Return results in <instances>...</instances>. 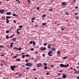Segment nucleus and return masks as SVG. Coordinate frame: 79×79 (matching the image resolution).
<instances>
[{
	"mask_svg": "<svg viewBox=\"0 0 79 79\" xmlns=\"http://www.w3.org/2000/svg\"><path fill=\"white\" fill-rule=\"evenodd\" d=\"M33 46H34L35 45V41H34L33 42Z\"/></svg>",
	"mask_w": 79,
	"mask_h": 79,
	"instance_id": "nucleus-17",
	"label": "nucleus"
},
{
	"mask_svg": "<svg viewBox=\"0 0 79 79\" xmlns=\"http://www.w3.org/2000/svg\"><path fill=\"white\" fill-rule=\"evenodd\" d=\"M33 43V41H31L30 42V44H32Z\"/></svg>",
	"mask_w": 79,
	"mask_h": 79,
	"instance_id": "nucleus-31",
	"label": "nucleus"
},
{
	"mask_svg": "<svg viewBox=\"0 0 79 79\" xmlns=\"http://www.w3.org/2000/svg\"><path fill=\"white\" fill-rule=\"evenodd\" d=\"M21 30L20 28H18L17 29V31H20Z\"/></svg>",
	"mask_w": 79,
	"mask_h": 79,
	"instance_id": "nucleus-29",
	"label": "nucleus"
},
{
	"mask_svg": "<svg viewBox=\"0 0 79 79\" xmlns=\"http://www.w3.org/2000/svg\"><path fill=\"white\" fill-rule=\"evenodd\" d=\"M51 68H54V65H51Z\"/></svg>",
	"mask_w": 79,
	"mask_h": 79,
	"instance_id": "nucleus-33",
	"label": "nucleus"
},
{
	"mask_svg": "<svg viewBox=\"0 0 79 79\" xmlns=\"http://www.w3.org/2000/svg\"><path fill=\"white\" fill-rule=\"evenodd\" d=\"M47 25V23H43L42 24V26H44V25Z\"/></svg>",
	"mask_w": 79,
	"mask_h": 79,
	"instance_id": "nucleus-14",
	"label": "nucleus"
},
{
	"mask_svg": "<svg viewBox=\"0 0 79 79\" xmlns=\"http://www.w3.org/2000/svg\"><path fill=\"white\" fill-rule=\"evenodd\" d=\"M40 50H43V51H44V50H46V48L45 47H44V48L41 47L40 48Z\"/></svg>",
	"mask_w": 79,
	"mask_h": 79,
	"instance_id": "nucleus-6",
	"label": "nucleus"
},
{
	"mask_svg": "<svg viewBox=\"0 0 79 79\" xmlns=\"http://www.w3.org/2000/svg\"><path fill=\"white\" fill-rule=\"evenodd\" d=\"M73 70H74V71H76V70L75 69H73Z\"/></svg>",
	"mask_w": 79,
	"mask_h": 79,
	"instance_id": "nucleus-60",
	"label": "nucleus"
},
{
	"mask_svg": "<svg viewBox=\"0 0 79 79\" xmlns=\"http://www.w3.org/2000/svg\"><path fill=\"white\" fill-rule=\"evenodd\" d=\"M46 16V15H43V17L44 18V17H45Z\"/></svg>",
	"mask_w": 79,
	"mask_h": 79,
	"instance_id": "nucleus-38",
	"label": "nucleus"
},
{
	"mask_svg": "<svg viewBox=\"0 0 79 79\" xmlns=\"http://www.w3.org/2000/svg\"><path fill=\"white\" fill-rule=\"evenodd\" d=\"M6 18H7V19H8V18H11V17L10 16H6Z\"/></svg>",
	"mask_w": 79,
	"mask_h": 79,
	"instance_id": "nucleus-23",
	"label": "nucleus"
},
{
	"mask_svg": "<svg viewBox=\"0 0 79 79\" xmlns=\"http://www.w3.org/2000/svg\"><path fill=\"white\" fill-rule=\"evenodd\" d=\"M4 12H5V10L2 9L0 10V13H3Z\"/></svg>",
	"mask_w": 79,
	"mask_h": 79,
	"instance_id": "nucleus-9",
	"label": "nucleus"
},
{
	"mask_svg": "<svg viewBox=\"0 0 79 79\" xmlns=\"http://www.w3.org/2000/svg\"><path fill=\"white\" fill-rule=\"evenodd\" d=\"M14 35H15V34L11 36H10L9 37V39H10V38H11V37H13V36H14Z\"/></svg>",
	"mask_w": 79,
	"mask_h": 79,
	"instance_id": "nucleus-19",
	"label": "nucleus"
},
{
	"mask_svg": "<svg viewBox=\"0 0 79 79\" xmlns=\"http://www.w3.org/2000/svg\"><path fill=\"white\" fill-rule=\"evenodd\" d=\"M61 72H63V70H61V71H60V73H61Z\"/></svg>",
	"mask_w": 79,
	"mask_h": 79,
	"instance_id": "nucleus-55",
	"label": "nucleus"
},
{
	"mask_svg": "<svg viewBox=\"0 0 79 79\" xmlns=\"http://www.w3.org/2000/svg\"><path fill=\"white\" fill-rule=\"evenodd\" d=\"M16 33H17V34H20V32L18 31H17Z\"/></svg>",
	"mask_w": 79,
	"mask_h": 79,
	"instance_id": "nucleus-25",
	"label": "nucleus"
},
{
	"mask_svg": "<svg viewBox=\"0 0 79 79\" xmlns=\"http://www.w3.org/2000/svg\"><path fill=\"white\" fill-rule=\"evenodd\" d=\"M48 48H49V49H50V48H51V47L50 46V45H48Z\"/></svg>",
	"mask_w": 79,
	"mask_h": 79,
	"instance_id": "nucleus-16",
	"label": "nucleus"
},
{
	"mask_svg": "<svg viewBox=\"0 0 79 79\" xmlns=\"http://www.w3.org/2000/svg\"><path fill=\"white\" fill-rule=\"evenodd\" d=\"M44 69H45V70H46V69H47V66H45L44 67Z\"/></svg>",
	"mask_w": 79,
	"mask_h": 79,
	"instance_id": "nucleus-15",
	"label": "nucleus"
},
{
	"mask_svg": "<svg viewBox=\"0 0 79 79\" xmlns=\"http://www.w3.org/2000/svg\"><path fill=\"white\" fill-rule=\"evenodd\" d=\"M13 16H18V15H16V14H12Z\"/></svg>",
	"mask_w": 79,
	"mask_h": 79,
	"instance_id": "nucleus-20",
	"label": "nucleus"
},
{
	"mask_svg": "<svg viewBox=\"0 0 79 79\" xmlns=\"http://www.w3.org/2000/svg\"><path fill=\"white\" fill-rule=\"evenodd\" d=\"M47 44H48V43H45L44 44V45H47Z\"/></svg>",
	"mask_w": 79,
	"mask_h": 79,
	"instance_id": "nucleus-46",
	"label": "nucleus"
},
{
	"mask_svg": "<svg viewBox=\"0 0 79 79\" xmlns=\"http://www.w3.org/2000/svg\"><path fill=\"white\" fill-rule=\"evenodd\" d=\"M28 3H29V4H30L31 3H30V0H28Z\"/></svg>",
	"mask_w": 79,
	"mask_h": 79,
	"instance_id": "nucleus-42",
	"label": "nucleus"
},
{
	"mask_svg": "<svg viewBox=\"0 0 79 79\" xmlns=\"http://www.w3.org/2000/svg\"><path fill=\"white\" fill-rule=\"evenodd\" d=\"M18 74H19V73H17L15 74V75H18Z\"/></svg>",
	"mask_w": 79,
	"mask_h": 79,
	"instance_id": "nucleus-51",
	"label": "nucleus"
},
{
	"mask_svg": "<svg viewBox=\"0 0 79 79\" xmlns=\"http://www.w3.org/2000/svg\"><path fill=\"white\" fill-rule=\"evenodd\" d=\"M58 79H63L62 78L60 77V78H58Z\"/></svg>",
	"mask_w": 79,
	"mask_h": 79,
	"instance_id": "nucleus-59",
	"label": "nucleus"
},
{
	"mask_svg": "<svg viewBox=\"0 0 79 79\" xmlns=\"http://www.w3.org/2000/svg\"><path fill=\"white\" fill-rule=\"evenodd\" d=\"M30 50L31 51H34V48H31L30 49Z\"/></svg>",
	"mask_w": 79,
	"mask_h": 79,
	"instance_id": "nucleus-32",
	"label": "nucleus"
},
{
	"mask_svg": "<svg viewBox=\"0 0 79 79\" xmlns=\"http://www.w3.org/2000/svg\"><path fill=\"white\" fill-rule=\"evenodd\" d=\"M26 56H27V57H28L29 56V55L27 54L26 55Z\"/></svg>",
	"mask_w": 79,
	"mask_h": 79,
	"instance_id": "nucleus-48",
	"label": "nucleus"
},
{
	"mask_svg": "<svg viewBox=\"0 0 79 79\" xmlns=\"http://www.w3.org/2000/svg\"><path fill=\"white\" fill-rule=\"evenodd\" d=\"M37 10H39V7H37Z\"/></svg>",
	"mask_w": 79,
	"mask_h": 79,
	"instance_id": "nucleus-43",
	"label": "nucleus"
},
{
	"mask_svg": "<svg viewBox=\"0 0 79 79\" xmlns=\"http://www.w3.org/2000/svg\"><path fill=\"white\" fill-rule=\"evenodd\" d=\"M19 50H21V48H19V49H18Z\"/></svg>",
	"mask_w": 79,
	"mask_h": 79,
	"instance_id": "nucleus-37",
	"label": "nucleus"
},
{
	"mask_svg": "<svg viewBox=\"0 0 79 79\" xmlns=\"http://www.w3.org/2000/svg\"><path fill=\"white\" fill-rule=\"evenodd\" d=\"M77 79H79V77H77Z\"/></svg>",
	"mask_w": 79,
	"mask_h": 79,
	"instance_id": "nucleus-64",
	"label": "nucleus"
},
{
	"mask_svg": "<svg viewBox=\"0 0 79 79\" xmlns=\"http://www.w3.org/2000/svg\"><path fill=\"white\" fill-rule=\"evenodd\" d=\"M1 66H3V64H1Z\"/></svg>",
	"mask_w": 79,
	"mask_h": 79,
	"instance_id": "nucleus-62",
	"label": "nucleus"
},
{
	"mask_svg": "<svg viewBox=\"0 0 79 79\" xmlns=\"http://www.w3.org/2000/svg\"><path fill=\"white\" fill-rule=\"evenodd\" d=\"M60 66L62 68H63V67H64V68H66L67 67H68L69 66V64H67V65H64L63 64H60Z\"/></svg>",
	"mask_w": 79,
	"mask_h": 79,
	"instance_id": "nucleus-1",
	"label": "nucleus"
},
{
	"mask_svg": "<svg viewBox=\"0 0 79 79\" xmlns=\"http://www.w3.org/2000/svg\"><path fill=\"white\" fill-rule=\"evenodd\" d=\"M10 12H7L6 13V15H10Z\"/></svg>",
	"mask_w": 79,
	"mask_h": 79,
	"instance_id": "nucleus-12",
	"label": "nucleus"
},
{
	"mask_svg": "<svg viewBox=\"0 0 79 79\" xmlns=\"http://www.w3.org/2000/svg\"><path fill=\"white\" fill-rule=\"evenodd\" d=\"M47 68H48V69H50V68L47 67Z\"/></svg>",
	"mask_w": 79,
	"mask_h": 79,
	"instance_id": "nucleus-58",
	"label": "nucleus"
},
{
	"mask_svg": "<svg viewBox=\"0 0 79 79\" xmlns=\"http://www.w3.org/2000/svg\"><path fill=\"white\" fill-rule=\"evenodd\" d=\"M42 56H45V54H43L42 55Z\"/></svg>",
	"mask_w": 79,
	"mask_h": 79,
	"instance_id": "nucleus-50",
	"label": "nucleus"
},
{
	"mask_svg": "<svg viewBox=\"0 0 79 79\" xmlns=\"http://www.w3.org/2000/svg\"><path fill=\"white\" fill-rule=\"evenodd\" d=\"M10 47H13V45H12L10 44Z\"/></svg>",
	"mask_w": 79,
	"mask_h": 79,
	"instance_id": "nucleus-54",
	"label": "nucleus"
},
{
	"mask_svg": "<svg viewBox=\"0 0 79 79\" xmlns=\"http://www.w3.org/2000/svg\"><path fill=\"white\" fill-rule=\"evenodd\" d=\"M0 48H2V47H3V46L0 45Z\"/></svg>",
	"mask_w": 79,
	"mask_h": 79,
	"instance_id": "nucleus-47",
	"label": "nucleus"
},
{
	"mask_svg": "<svg viewBox=\"0 0 79 79\" xmlns=\"http://www.w3.org/2000/svg\"><path fill=\"white\" fill-rule=\"evenodd\" d=\"M15 49H16V50H18V48H17L16 47L14 48Z\"/></svg>",
	"mask_w": 79,
	"mask_h": 79,
	"instance_id": "nucleus-34",
	"label": "nucleus"
},
{
	"mask_svg": "<svg viewBox=\"0 0 79 79\" xmlns=\"http://www.w3.org/2000/svg\"><path fill=\"white\" fill-rule=\"evenodd\" d=\"M48 11H52V9H48Z\"/></svg>",
	"mask_w": 79,
	"mask_h": 79,
	"instance_id": "nucleus-41",
	"label": "nucleus"
},
{
	"mask_svg": "<svg viewBox=\"0 0 79 79\" xmlns=\"http://www.w3.org/2000/svg\"><path fill=\"white\" fill-rule=\"evenodd\" d=\"M62 76V78H63L64 79H66V75H65V74H63Z\"/></svg>",
	"mask_w": 79,
	"mask_h": 79,
	"instance_id": "nucleus-5",
	"label": "nucleus"
},
{
	"mask_svg": "<svg viewBox=\"0 0 79 79\" xmlns=\"http://www.w3.org/2000/svg\"><path fill=\"white\" fill-rule=\"evenodd\" d=\"M22 66H23V67H25V66H24L23 65H22Z\"/></svg>",
	"mask_w": 79,
	"mask_h": 79,
	"instance_id": "nucleus-61",
	"label": "nucleus"
},
{
	"mask_svg": "<svg viewBox=\"0 0 79 79\" xmlns=\"http://www.w3.org/2000/svg\"><path fill=\"white\" fill-rule=\"evenodd\" d=\"M44 66H47V64L46 63H44Z\"/></svg>",
	"mask_w": 79,
	"mask_h": 79,
	"instance_id": "nucleus-26",
	"label": "nucleus"
},
{
	"mask_svg": "<svg viewBox=\"0 0 79 79\" xmlns=\"http://www.w3.org/2000/svg\"><path fill=\"white\" fill-rule=\"evenodd\" d=\"M66 58H68V57H63L62 59H63V60H65V59H66Z\"/></svg>",
	"mask_w": 79,
	"mask_h": 79,
	"instance_id": "nucleus-13",
	"label": "nucleus"
},
{
	"mask_svg": "<svg viewBox=\"0 0 79 79\" xmlns=\"http://www.w3.org/2000/svg\"><path fill=\"white\" fill-rule=\"evenodd\" d=\"M51 51H55V48L52 47L51 48Z\"/></svg>",
	"mask_w": 79,
	"mask_h": 79,
	"instance_id": "nucleus-10",
	"label": "nucleus"
},
{
	"mask_svg": "<svg viewBox=\"0 0 79 79\" xmlns=\"http://www.w3.org/2000/svg\"><path fill=\"white\" fill-rule=\"evenodd\" d=\"M16 60H17V61H21V60H20L19 59H17Z\"/></svg>",
	"mask_w": 79,
	"mask_h": 79,
	"instance_id": "nucleus-22",
	"label": "nucleus"
},
{
	"mask_svg": "<svg viewBox=\"0 0 79 79\" xmlns=\"http://www.w3.org/2000/svg\"><path fill=\"white\" fill-rule=\"evenodd\" d=\"M16 1H17V2H18L19 3H21V2H19V0H16Z\"/></svg>",
	"mask_w": 79,
	"mask_h": 79,
	"instance_id": "nucleus-35",
	"label": "nucleus"
},
{
	"mask_svg": "<svg viewBox=\"0 0 79 79\" xmlns=\"http://www.w3.org/2000/svg\"><path fill=\"white\" fill-rule=\"evenodd\" d=\"M10 69L12 70V71H15V68H16V66H15V65L10 66Z\"/></svg>",
	"mask_w": 79,
	"mask_h": 79,
	"instance_id": "nucleus-2",
	"label": "nucleus"
},
{
	"mask_svg": "<svg viewBox=\"0 0 79 79\" xmlns=\"http://www.w3.org/2000/svg\"><path fill=\"white\" fill-rule=\"evenodd\" d=\"M62 5H63V6H66L67 4L65 2H63L62 3Z\"/></svg>",
	"mask_w": 79,
	"mask_h": 79,
	"instance_id": "nucleus-8",
	"label": "nucleus"
},
{
	"mask_svg": "<svg viewBox=\"0 0 79 79\" xmlns=\"http://www.w3.org/2000/svg\"><path fill=\"white\" fill-rule=\"evenodd\" d=\"M35 70H36V69L35 68H34L33 69V71H35Z\"/></svg>",
	"mask_w": 79,
	"mask_h": 79,
	"instance_id": "nucleus-49",
	"label": "nucleus"
},
{
	"mask_svg": "<svg viewBox=\"0 0 79 79\" xmlns=\"http://www.w3.org/2000/svg\"><path fill=\"white\" fill-rule=\"evenodd\" d=\"M51 53H52V51H50L49 52H48V55L50 56H52V54H51Z\"/></svg>",
	"mask_w": 79,
	"mask_h": 79,
	"instance_id": "nucleus-4",
	"label": "nucleus"
},
{
	"mask_svg": "<svg viewBox=\"0 0 79 79\" xmlns=\"http://www.w3.org/2000/svg\"><path fill=\"white\" fill-rule=\"evenodd\" d=\"M46 74L47 75H48V74H49V73L48 72L46 73Z\"/></svg>",
	"mask_w": 79,
	"mask_h": 79,
	"instance_id": "nucleus-44",
	"label": "nucleus"
},
{
	"mask_svg": "<svg viewBox=\"0 0 79 79\" xmlns=\"http://www.w3.org/2000/svg\"><path fill=\"white\" fill-rule=\"evenodd\" d=\"M16 57H18V56H14L13 58H16Z\"/></svg>",
	"mask_w": 79,
	"mask_h": 79,
	"instance_id": "nucleus-36",
	"label": "nucleus"
},
{
	"mask_svg": "<svg viewBox=\"0 0 79 79\" xmlns=\"http://www.w3.org/2000/svg\"><path fill=\"white\" fill-rule=\"evenodd\" d=\"M9 37L8 35H6V39H9V37Z\"/></svg>",
	"mask_w": 79,
	"mask_h": 79,
	"instance_id": "nucleus-24",
	"label": "nucleus"
},
{
	"mask_svg": "<svg viewBox=\"0 0 79 79\" xmlns=\"http://www.w3.org/2000/svg\"><path fill=\"white\" fill-rule=\"evenodd\" d=\"M14 23H16V21L15 20H14Z\"/></svg>",
	"mask_w": 79,
	"mask_h": 79,
	"instance_id": "nucleus-53",
	"label": "nucleus"
},
{
	"mask_svg": "<svg viewBox=\"0 0 79 79\" xmlns=\"http://www.w3.org/2000/svg\"><path fill=\"white\" fill-rule=\"evenodd\" d=\"M35 19V17H34L31 19V21L32 23H34V20Z\"/></svg>",
	"mask_w": 79,
	"mask_h": 79,
	"instance_id": "nucleus-11",
	"label": "nucleus"
},
{
	"mask_svg": "<svg viewBox=\"0 0 79 79\" xmlns=\"http://www.w3.org/2000/svg\"><path fill=\"white\" fill-rule=\"evenodd\" d=\"M78 15V13H76L75 14V15Z\"/></svg>",
	"mask_w": 79,
	"mask_h": 79,
	"instance_id": "nucleus-52",
	"label": "nucleus"
},
{
	"mask_svg": "<svg viewBox=\"0 0 79 79\" xmlns=\"http://www.w3.org/2000/svg\"><path fill=\"white\" fill-rule=\"evenodd\" d=\"M26 66H31V65H32V64L31 63H28L26 64Z\"/></svg>",
	"mask_w": 79,
	"mask_h": 79,
	"instance_id": "nucleus-3",
	"label": "nucleus"
},
{
	"mask_svg": "<svg viewBox=\"0 0 79 79\" xmlns=\"http://www.w3.org/2000/svg\"><path fill=\"white\" fill-rule=\"evenodd\" d=\"M13 43H11L10 45H13Z\"/></svg>",
	"mask_w": 79,
	"mask_h": 79,
	"instance_id": "nucleus-56",
	"label": "nucleus"
},
{
	"mask_svg": "<svg viewBox=\"0 0 79 79\" xmlns=\"http://www.w3.org/2000/svg\"><path fill=\"white\" fill-rule=\"evenodd\" d=\"M79 71H77V73H79Z\"/></svg>",
	"mask_w": 79,
	"mask_h": 79,
	"instance_id": "nucleus-63",
	"label": "nucleus"
},
{
	"mask_svg": "<svg viewBox=\"0 0 79 79\" xmlns=\"http://www.w3.org/2000/svg\"><path fill=\"white\" fill-rule=\"evenodd\" d=\"M58 54H59V55H60V51H58L57 52Z\"/></svg>",
	"mask_w": 79,
	"mask_h": 79,
	"instance_id": "nucleus-28",
	"label": "nucleus"
},
{
	"mask_svg": "<svg viewBox=\"0 0 79 79\" xmlns=\"http://www.w3.org/2000/svg\"><path fill=\"white\" fill-rule=\"evenodd\" d=\"M12 40H13V41H16V40L15 38H13Z\"/></svg>",
	"mask_w": 79,
	"mask_h": 79,
	"instance_id": "nucleus-18",
	"label": "nucleus"
},
{
	"mask_svg": "<svg viewBox=\"0 0 79 79\" xmlns=\"http://www.w3.org/2000/svg\"><path fill=\"white\" fill-rule=\"evenodd\" d=\"M41 66H42V64L40 63L37 64V67H40Z\"/></svg>",
	"mask_w": 79,
	"mask_h": 79,
	"instance_id": "nucleus-7",
	"label": "nucleus"
},
{
	"mask_svg": "<svg viewBox=\"0 0 79 79\" xmlns=\"http://www.w3.org/2000/svg\"><path fill=\"white\" fill-rule=\"evenodd\" d=\"M19 28H22V27H23V26L22 25H20L19 26Z\"/></svg>",
	"mask_w": 79,
	"mask_h": 79,
	"instance_id": "nucleus-30",
	"label": "nucleus"
},
{
	"mask_svg": "<svg viewBox=\"0 0 79 79\" xmlns=\"http://www.w3.org/2000/svg\"><path fill=\"white\" fill-rule=\"evenodd\" d=\"M26 69L27 70H29V67H27L26 68Z\"/></svg>",
	"mask_w": 79,
	"mask_h": 79,
	"instance_id": "nucleus-39",
	"label": "nucleus"
},
{
	"mask_svg": "<svg viewBox=\"0 0 79 79\" xmlns=\"http://www.w3.org/2000/svg\"><path fill=\"white\" fill-rule=\"evenodd\" d=\"M6 22L7 23H9V21H8V19H6Z\"/></svg>",
	"mask_w": 79,
	"mask_h": 79,
	"instance_id": "nucleus-21",
	"label": "nucleus"
},
{
	"mask_svg": "<svg viewBox=\"0 0 79 79\" xmlns=\"http://www.w3.org/2000/svg\"><path fill=\"white\" fill-rule=\"evenodd\" d=\"M38 53V52H35V53H36V54L37 53Z\"/></svg>",
	"mask_w": 79,
	"mask_h": 79,
	"instance_id": "nucleus-57",
	"label": "nucleus"
},
{
	"mask_svg": "<svg viewBox=\"0 0 79 79\" xmlns=\"http://www.w3.org/2000/svg\"><path fill=\"white\" fill-rule=\"evenodd\" d=\"M6 33H9V31L7 30L6 31Z\"/></svg>",
	"mask_w": 79,
	"mask_h": 79,
	"instance_id": "nucleus-40",
	"label": "nucleus"
},
{
	"mask_svg": "<svg viewBox=\"0 0 79 79\" xmlns=\"http://www.w3.org/2000/svg\"><path fill=\"white\" fill-rule=\"evenodd\" d=\"M25 56H26V55H23L22 56L23 58H24V57H25Z\"/></svg>",
	"mask_w": 79,
	"mask_h": 79,
	"instance_id": "nucleus-27",
	"label": "nucleus"
},
{
	"mask_svg": "<svg viewBox=\"0 0 79 79\" xmlns=\"http://www.w3.org/2000/svg\"><path fill=\"white\" fill-rule=\"evenodd\" d=\"M26 63H27V62H28V60H27V59L26 60Z\"/></svg>",
	"mask_w": 79,
	"mask_h": 79,
	"instance_id": "nucleus-45",
	"label": "nucleus"
}]
</instances>
